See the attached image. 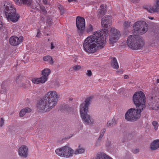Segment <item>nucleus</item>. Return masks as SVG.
I'll use <instances>...</instances> for the list:
<instances>
[{"label":"nucleus","instance_id":"nucleus-1","mask_svg":"<svg viewBox=\"0 0 159 159\" xmlns=\"http://www.w3.org/2000/svg\"><path fill=\"white\" fill-rule=\"evenodd\" d=\"M108 31L107 29L95 32L92 35L88 37L83 44L84 50L89 53L95 52L97 48L102 49L105 43L106 35Z\"/></svg>","mask_w":159,"mask_h":159},{"label":"nucleus","instance_id":"nucleus-2","mask_svg":"<svg viewBox=\"0 0 159 159\" xmlns=\"http://www.w3.org/2000/svg\"><path fill=\"white\" fill-rule=\"evenodd\" d=\"M146 98L141 91L135 92L133 97V101L137 108H131L128 110L125 115V118L130 121L137 120L140 116L141 112L145 107Z\"/></svg>","mask_w":159,"mask_h":159},{"label":"nucleus","instance_id":"nucleus-3","mask_svg":"<svg viewBox=\"0 0 159 159\" xmlns=\"http://www.w3.org/2000/svg\"><path fill=\"white\" fill-rule=\"evenodd\" d=\"M60 95L54 90H51L38 102L37 108L39 112H47L52 110L56 106Z\"/></svg>","mask_w":159,"mask_h":159},{"label":"nucleus","instance_id":"nucleus-4","mask_svg":"<svg viewBox=\"0 0 159 159\" xmlns=\"http://www.w3.org/2000/svg\"><path fill=\"white\" fill-rule=\"evenodd\" d=\"M2 14L8 21L13 22H17L20 17L16 14L15 8L10 3L7 2H5L4 4Z\"/></svg>","mask_w":159,"mask_h":159},{"label":"nucleus","instance_id":"nucleus-5","mask_svg":"<svg viewBox=\"0 0 159 159\" xmlns=\"http://www.w3.org/2000/svg\"><path fill=\"white\" fill-rule=\"evenodd\" d=\"M92 98V97H89L87 98L85 103L81 105L80 112L81 116L84 123L85 125H91L93 124V121L91 120L90 116L87 114L88 107L90 104V102Z\"/></svg>","mask_w":159,"mask_h":159},{"label":"nucleus","instance_id":"nucleus-6","mask_svg":"<svg viewBox=\"0 0 159 159\" xmlns=\"http://www.w3.org/2000/svg\"><path fill=\"white\" fill-rule=\"evenodd\" d=\"M126 43L128 47L133 50L140 49L144 44L142 39L135 35H129L127 38Z\"/></svg>","mask_w":159,"mask_h":159},{"label":"nucleus","instance_id":"nucleus-7","mask_svg":"<svg viewBox=\"0 0 159 159\" xmlns=\"http://www.w3.org/2000/svg\"><path fill=\"white\" fill-rule=\"evenodd\" d=\"M133 27L135 33L138 34H144L148 30V25L144 21H139L136 22Z\"/></svg>","mask_w":159,"mask_h":159},{"label":"nucleus","instance_id":"nucleus-8","mask_svg":"<svg viewBox=\"0 0 159 159\" xmlns=\"http://www.w3.org/2000/svg\"><path fill=\"white\" fill-rule=\"evenodd\" d=\"M76 24L78 33L80 35H81L84 31L85 27V20L84 18L80 16H77Z\"/></svg>","mask_w":159,"mask_h":159},{"label":"nucleus","instance_id":"nucleus-9","mask_svg":"<svg viewBox=\"0 0 159 159\" xmlns=\"http://www.w3.org/2000/svg\"><path fill=\"white\" fill-rule=\"evenodd\" d=\"M111 34L109 39V43L112 44L119 39L120 36V32L114 28H112L111 30Z\"/></svg>","mask_w":159,"mask_h":159},{"label":"nucleus","instance_id":"nucleus-10","mask_svg":"<svg viewBox=\"0 0 159 159\" xmlns=\"http://www.w3.org/2000/svg\"><path fill=\"white\" fill-rule=\"evenodd\" d=\"M23 40V37L20 36L18 37L16 36L11 37L9 39L10 43L12 45L16 46L19 44Z\"/></svg>","mask_w":159,"mask_h":159},{"label":"nucleus","instance_id":"nucleus-11","mask_svg":"<svg viewBox=\"0 0 159 159\" xmlns=\"http://www.w3.org/2000/svg\"><path fill=\"white\" fill-rule=\"evenodd\" d=\"M50 73V70L48 69H45L42 71V76L39 78L40 83H45L48 80V76Z\"/></svg>","mask_w":159,"mask_h":159},{"label":"nucleus","instance_id":"nucleus-12","mask_svg":"<svg viewBox=\"0 0 159 159\" xmlns=\"http://www.w3.org/2000/svg\"><path fill=\"white\" fill-rule=\"evenodd\" d=\"M112 22L111 17L109 16H105L101 20L102 27L107 28L110 26Z\"/></svg>","mask_w":159,"mask_h":159},{"label":"nucleus","instance_id":"nucleus-13","mask_svg":"<svg viewBox=\"0 0 159 159\" xmlns=\"http://www.w3.org/2000/svg\"><path fill=\"white\" fill-rule=\"evenodd\" d=\"M153 6L147 7L146 9L150 13L158 12L159 11V0H156Z\"/></svg>","mask_w":159,"mask_h":159},{"label":"nucleus","instance_id":"nucleus-14","mask_svg":"<svg viewBox=\"0 0 159 159\" xmlns=\"http://www.w3.org/2000/svg\"><path fill=\"white\" fill-rule=\"evenodd\" d=\"M18 152L20 156L26 158L28 156V148L26 146L23 145L19 148Z\"/></svg>","mask_w":159,"mask_h":159},{"label":"nucleus","instance_id":"nucleus-15","mask_svg":"<svg viewBox=\"0 0 159 159\" xmlns=\"http://www.w3.org/2000/svg\"><path fill=\"white\" fill-rule=\"evenodd\" d=\"M159 99L155 98H152L150 100V102L149 103V105L151 108L153 110H157L159 108Z\"/></svg>","mask_w":159,"mask_h":159},{"label":"nucleus","instance_id":"nucleus-16","mask_svg":"<svg viewBox=\"0 0 159 159\" xmlns=\"http://www.w3.org/2000/svg\"><path fill=\"white\" fill-rule=\"evenodd\" d=\"M15 3L19 6L27 5L30 6L32 4V0H13Z\"/></svg>","mask_w":159,"mask_h":159},{"label":"nucleus","instance_id":"nucleus-17","mask_svg":"<svg viewBox=\"0 0 159 159\" xmlns=\"http://www.w3.org/2000/svg\"><path fill=\"white\" fill-rule=\"evenodd\" d=\"M74 151L70 147L65 146V149L64 157L69 158L73 156L74 154Z\"/></svg>","mask_w":159,"mask_h":159},{"label":"nucleus","instance_id":"nucleus-18","mask_svg":"<svg viewBox=\"0 0 159 159\" xmlns=\"http://www.w3.org/2000/svg\"><path fill=\"white\" fill-rule=\"evenodd\" d=\"M107 6L104 5H102L100 6V9L97 11L98 16L99 17L103 16L106 13L107 11Z\"/></svg>","mask_w":159,"mask_h":159},{"label":"nucleus","instance_id":"nucleus-19","mask_svg":"<svg viewBox=\"0 0 159 159\" xmlns=\"http://www.w3.org/2000/svg\"><path fill=\"white\" fill-rule=\"evenodd\" d=\"M65 149V146L60 148L57 149L55 150L56 153L60 157H64Z\"/></svg>","mask_w":159,"mask_h":159},{"label":"nucleus","instance_id":"nucleus-20","mask_svg":"<svg viewBox=\"0 0 159 159\" xmlns=\"http://www.w3.org/2000/svg\"><path fill=\"white\" fill-rule=\"evenodd\" d=\"M159 148V139L154 140L151 144L150 148L152 150H155Z\"/></svg>","mask_w":159,"mask_h":159},{"label":"nucleus","instance_id":"nucleus-21","mask_svg":"<svg viewBox=\"0 0 159 159\" xmlns=\"http://www.w3.org/2000/svg\"><path fill=\"white\" fill-rule=\"evenodd\" d=\"M95 159H112L104 153L100 152L97 154Z\"/></svg>","mask_w":159,"mask_h":159},{"label":"nucleus","instance_id":"nucleus-22","mask_svg":"<svg viewBox=\"0 0 159 159\" xmlns=\"http://www.w3.org/2000/svg\"><path fill=\"white\" fill-rule=\"evenodd\" d=\"M31 110L30 108L26 107L22 109L20 112L19 115L20 117H23L26 113H29L31 111Z\"/></svg>","mask_w":159,"mask_h":159},{"label":"nucleus","instance_id":"nucleus-23","mask_svg":"<svg viewBox=\"0 0 159 159\" xmlns=\"http://www.w3.org/2000/svg\"><path fill=\"white\" fill-rule=\"evenodd\" d=\"M111 66L114 69H117L119 68V65L116 58L113 57L111 61Z\"/></svg>","mask_w":159,"mask_h":159},{"label":"nucleus","instance_id":"nucleus-24","mask_svg":"<svg viewBox=\"0 0 159 159\" xmlns=\"http://www.w3.org/2000/svg\"><path fill=\"white\" fill-rule=\"evenodd\" d=\"M80 145L79 146V148L76 149L74 151V154L77 155L84 153L85 152V149L83 148H80Z\"/></svg>","mask_w":159,"mask_h":159},{"label":"nucleus","instance_id":"nucleus-25","mask_svg":"<svg viewBox=\"0 0 159 159\" xmlns=\"http://www.w3.org/2000/svg\"><path fill=\"white\" fill-rule=\"evenodd\" d=\"M117 124L115 119L113 118L111 120H110L107 122V126L108 127H111Z\"/></svg>","mask_w":159,"mask_h":159},{"label":"nucleus","instance_id":"nucleus-26","mask_svg":"<svg viewBox=\"0 0 159 159\" xmlns=\"http://www.w3.org/2000/svg\"><path fill=\"white\" fill-rule=\"evenodd\" d=\"M132 25L131 23L128 21H125L124 23V28L126 31H128V29Z\"/></svg>","mask_w":159,"mask_h":159},{"label":"nucleus","instance_id":"nucleus-27","mask_svg":"<svg viewBox=\"0 0 159 159\" xmlns=\"http://www.w3.org/2000/svg\"><path fill=\"white\" fill-rule=\"evenodd\" d=\"M20 86H22L24 88H27L30 87V83L29 81H27L26 84L21 83L20 84Z\"/></svg>","mask_w":159,"mask_h":159},{"label":"nucleus","instance_id":"nucleus-28","mask_svg":"<svg viewBox=\"0 0 159 159\" xmlns=\"http://www.w3.org/2000/svg\"><path fill=\"white\" fill-rule=\"evenodd\" d=\"M31 81L32 83L34 84H40L39 78H35L32 79Z\"/></svg>","mask_w":159,"mask_h":159},{"label":"nucleus","instance_id":"nucleus-29","mask_svg":"<svg viewBox=\"0 0 159 159\" xmlns=\"http://www.w3.org/2000/svg\"><path fill=\"white\" fill-rule=\"evenodd\" d=\"M93 28L92 25L89 24L87 27L86 29V31L88 33L92 32L93 31Z\"/></svg>","mask_w":159,"mask_h":159},{"label":"nucleus","instance_id":"nucleus-30","mask_svg":"<svg viewBox=\"0 0 159 159\" xmlns=\"http://www.w3.org/2000/svg\"><path fill=\"white\" fill-rule=\"evenodd\" d=\"M81 69V66L80 65H75L72 67V70L71 71L75 70L77 71Z\"/></svg>","mask_w":159,"mask_h":159},{"label":"nucleus","instance_id":"nucleus-31","mask_svg":"<svg viewBox=\"0 0 159 159\" xmlns=\"http://www.w3.org/2000/svg\"><path fill=\"white\" fill-rule=\"evenodd\" d=\"M152 124L154 127L155 129L157 130L158 127V124L157 122L154 121L152 122Z\"/></svg>","mask_w":159,"mask_h":159},{"label":"nucleus","instance_id":"nucleus-32","mask_svg":"<svg viewBox=\"0 0 159 159\" xmlns=\"http://www.w3.org/2000/svg\"><path fill=\"white\" fill-rule=\"evenodd\" d=\"M7 89L6 87L4 86H1V89L0 91V93L1 94L5 93H6Z\"/></svg>","mask_w":159,"mask_h":159},{"label":"nucleus","instance_id":"nucleus-33","mask_svg":"<svg viewBox=\"0 0 159 159\" xmlns=\"http://www.w3.org/2000/svg\"><path fill=\"white\" fill-rule=\"evenodd\" d=\"M51 57L50 56H46L43 58V60L45 61H48L50 60Z\"/></svg>","mask_w":159,"mask_h":159},{"label":"nucleus","instance_id":"nucleus-34","mask_svg":"<svg viewBox=\"0 0 159 159\" xmlns=\"http://www.w3.org/2000/svg\"><path fill=\"white\" fill-rule=\"evenodd\" d=\"M5 120L2 117L0 120V127H2L4 124Z\"/></svg>","mask_w":159,"mask_h":159},{"label":"nucleus","instance_id":"nucleus-35","mask_svg":"<svg viewBox=\"0 0 159 159\" xmlns=\"http://www.w3.org/2000/svg\"><path fill=\"white\" fill-rule=\"evenodd\" d=\"M41 11L43 12L44 14L46 13L47 11L45 9V7L43 6H41L40 7Z\"/></svg>","mask_w":159,"mask_h":159},{"label":"nucleus","instance_id":"nucleus-36","mask_svg":"<svg viewBox=\"0 0 159 159\" xmlns=\"http://www.w3.org/2000/svg\"><path fill=\"white\" fill-rule=\"evenodd\" d=\"M86 75L89 77L91 76L92 75V72L90 70H87Z\"/></svg>","mask_w":159,"mask_h":159},{"label":"nucleus","instance_id":"nucleus-37","mask_svg":"<svg viewBox=\"0 0 159 159\" xmlns=\"http://www.w3.org/2000/svg\"><path fill=\"white\" fill-rule=\"evenodd\" d=\"M52 20L51 18H48L47 19V23L49 24H52Z\"/></svg>","mask_w":159,"mask_h":159},{"label":"nucleus","instance_id":"nucleus-38","mask_svg":"<svg viewBox=\"0 0 159 159\" xmlns=\"http://www.w3.org/2000/svg\"><path fill=\"white\" fill-rule=\"evenodd\" d=\"M20 79L21 77L20 76H19L17 77L16 79V82L18 84H19V83L20 82Z\"/></svg>","mask_w":159,"mask_h":159},{"label":"nucleus","instance_id":"nucleus-39","mask_svg":"<svg viewBox=\"0 0 159 159\" xmlns=\"http://www.w3.org/2000/svg\"><path fill=\"white\" fill-rule=\"evenodd\" d=\"M105 131H106L105 129V128L102 129L101 131L100 134L104 136Z\"/></svg>","mask_w":159,"mask_h":159},{"label":"nucleus","instance_id":"nucleus-40","mask_svg":"<svg viewBox=\"0 0 159 159\" xmlns=\"http://www.w3.org/2000/svg\"><path fill=\"white\" fill-rule=\"evenodd\" d=\"M132 152L134 153H137L139 152V150L138 149H135L134 150H132Z\"/></svg>","mask_w":159,"mask_h":159},{"label":"nucleus","instance_id":"nucleus-41","mask_svg":"<svg viewBox=\"0 0 159 159\" xmlns=\"http://www.w3.org/2000/svg\"><path fill=\"white\" fill-rule=\"evenodd\" d=\"M41 33L40 32V31L39 30H38L37 34L36 36L38 37H39L41 36Z\"/></svg>","mask_w":159,"mask_h":159},{"label":"nucleus","instance_id":"nucleus-42","mask_svg":"<svg viewBox=\"0 0 159 159\" xmlns=\"http://www.w3.org/2000/svg\"><path fill=\"white\" fill-rule=\"evenodd\" d=\"M103 135L100 134V136H99L98 138V141H100L101 139H102V138L103 137Z\"/></svg>","mask_w":159,"mask_h":159},{"label":"nucleus","instance_id":"nucleus-43","mask_svg":"<svg viewBox=\"0 0 159 159\" xmlns=\"http://www.w3.org/2000/svg\"><path fill=\"white\" fill-rule=\"evenodd\" d=\"M55 47L53 43H51V49H53Z\"/></svg>","mask_w":159,"mask_h":159},{"label":"nucleus","instance_id":"nucleus-44","mask_svg":"<svg viewBox=\"0 0 159 159\" xmlns=\"http://www.w3.org/2000/svg\"><path fill=\"white\" fill-rule=\"evenodd\" d=\"M50 60V61H49L50 63L51 64H53L54 61H53L52 59V57H51V58Z\"/></svg>","mask_w":159,"mask_h":159},{"label":"nucleus","instance_id":"nucleus-45","mask_svg":"<svg viewBox=\"0 0 159 159\" xmlns=\"http://www.w3.org/2000/svg\"><path fill=\"white\" fill-rule=\"evenodd\" d=\"M100 141H98V139L97 140V141L96 143H95V146H99V142H100Z\"/></svg>","mask_w":159,"mask_h":159},{"label":"nucleus","instance_id":"nucleus-46","mask_svg":"<svg viewBox=\"0 0 159 159\" xmlns=\"http://www.w3.org/2000/svg\"><path fill=\"white\" fill-rule=\"evenodd\" d=\"M131 1L134 3H136L138 2L139 0H131Z\"/></svg>","mask_w":159,"mask_h":159},{"label":"nucleus","instance_id":"nucleus-47","mask_svg":"<svg viewBox=\"0 0 159 159\" xmlns=\"http://www.w3.org/2000/svg\"><path fill=\"white\" fill-rule=\"evenodd\" d=\"M3 25L2 24V22L0 21V30L2 28Z\"/></svg>","mask_w":159,"mask_h":159},{"label":"nucleus","instance_id":"nucleus-48","mask_svg":"<svg viewBox=\"0 0 159 159\" xmlns=\"http://www.w3.org/2000/svg\"><path fill=\"white\" fill-rule=\"evenodd\" d=\"M43 4H47V0H43Z\"/></svg>","mask_w":159,"mask_h":159},{"label":"nucleus","instance_id":"nucleus-49","mask_svg":"<svg viewBox=\"0 0 159 159\" xmlns=\"http://www.w3.org/2000/svg\"><path fill=\"white\" fill-rule=\"evenodd\" d=\"M124 78L125 79H127L128 78V76L127 75H125Z\"/></svg>","mask_w":159,"mask_h":159},{"label":"nucleus","instance_id":"nucleus-50","mask_svg":"<svg viewBox=\"0 0 159 159\" xmlns=\"http://www.w3.org/2000/svg\"><path fill=\"white\" fill-rule=\"evenodd\" d=\"M76 0H68V2H71L73 1H75Z\"/></svg>","mask_w":159,"mask_h":159},{"label":"nucleus","instance_id":"nucleus-51","mask_svg":"<svg viewBox=\"0 0 159 159\" xmlns=\"http://www.w3.org/2000/svg\"><path fill=\"white\" fill-rule=\"evenodd\" d=\"M149 18L150 19H151V20H152L153 19V17H149Z\"/></svg>","mask_w":159,"mask_h":159},{"label":"nucleus","instance_id":"nucleus-52","mask_svg":"<svg viewBox=\"0 0 159 159\" xmlns=\"http://www.w3.org/2000/svg\"><path fill=\"white\" fill-rule=\"evenodd\" d=\"M157 83H159V79H157Z\"/></svg>","mask_w":159,"mask_h":159}]
</instances>
